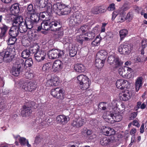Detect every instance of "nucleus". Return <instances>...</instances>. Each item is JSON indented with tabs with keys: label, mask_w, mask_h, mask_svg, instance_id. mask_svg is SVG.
I'll use <instances>...</instances> for the list:
<instances>
[{
	"label": "nucleus",
	"mask_w": 147,
	"mask_h": 147,
	"mask_svg": "<svg viewBox=\"0 0 147 147\" xmlns=\"http://www.w3.org/2000/svg\"><path fill=\"white\" fill-rule=\"evenodd\" d=\"M35 49L34 48L30 49V50L26 49L24 50L21 53V57L23 58L26 59L28 58L31 53V51L33 52L34 50H35Z\"/></svg>",
	"instance_id": "2f4dec72"
},
{
	"label": "nucleus",
	"mask_w": 147,
	"mask_h": 147,
	"mask_svg": "<svg viewBox=\"0 0 147 147\" xmlns=\"http://www.w3.org/2000/svg\"><path fill=\"white\" fill-rule=\"evenodd\" d=\"M133 125L136 126L137 127H139L140 126V124L138 121L136 119L134 120L133 122Z\"/></svg>",
	"instance_id": "69168bd1"
},
{
	"label": "nucleus",
	"mask_w": 147,
	"mask_h": 147,
	"mask_svg": "<svg viewBox=\"0 0 147 147\" xmlns=\"http://www.w3.org/2000/svg\"><path fill=\"white\" fill-rule=\"evenodd\" d=\"M5 58L6 57L4 55L3 51L1 52H0V63H1L3 61L5 62L9 63L7 59L6 60V59H5Z\"/></svg>",
	"instance_id": "49530a36"
},
{
	"label": "nucleus",
	"mask_w": 147,
	"mask_h": 147,
	"mask_svg": "<svg viewBox=\"0 0 147 147\" xmlns=\"http://www.w3.org/2000/svg\"><path fill=\"white\" fill-rule=\"evenodd\" d=\"M24 23H25V24L28 29H30L33 28L34 23L29 20L28 18H26L25 19Z\"/></svg>",
	"instance_id": "e433bc0d"
},
{
	"label": "nucleus",
	"mask_w": 147,
	"mask_h": 147,
	"mask_svg": "<svg viewBox=\"0 0 147 147\" xmlns=\"http://www.w3.org/2000/svg\"><path fill=\"white\" fill-rule=\"evenodd\" d=\"M28 38L31 40H35L36 36V34L35 33L32 32L31 30L29 31L28 32Z\"/></svg>",
	"instance_id": "79ce46f5"
},
{
	"label": "nucleus",
	"mask_w": 147,
	"mask_h": 147,
	"mask_svg": "<svg viewBox=\"0 0 147 147\" xmlns=\"http://www.w3.org/2000/svg\"><path fill=\"white\" fill-rule=\"evenodd\" d=\"M99 7H94L92 9V12L95 14H98Z\"/></svg>",
	"instance_id": "4d7b16f0"
},
{
	"label": "nucleus",
	"mask_w": 147,
	"mask_h": 147,
	"mask_svg": "<svg viewBox=\"0 0 147 147\" xmlns=\"http://www.w3.org/2000/svg\"><path fill=\"white\" fill-rule=\"evenodd\" d=\"M33 64V62L32 58H29L25 61V65L27 67H31Z\"/></svg>",
	"instance_id": "09e8293b"
},
{
	"label": "nucleus",
	"mask_w": 147,
	"mask_h": 147,
	"mask_svg": "<svg viewBox=\"0 0 147 147\" xmlns=\"http://www.w3.org/2000/svg\"><path fill=\"white\" fill-rule=\"evenodd\" d=\"M51 95L57 99H63L64 97V94L63 90L59 88L52 89L51 90Z\"/></svg>",
	"instance_id": "39448f33"
},
{
	"label": "nucleus",
	"mask_w": 147,
	"mask_h": 147,
	"mask_svg": "<svg viewBox=\"0 0 147 147\" xmlns=\"http://www.w3.org/2000/svg\"><path fill=\"white\" fill-rule=\"evenodd\" d=\"M100 39L98 36H97L96 38L92 42V45L93 46H95L98 45V44H99Z\"/></svg>",
	"instance_id": "8fccbe9b"
},
{
	"label": "nucleus",
	"mask_w": 147,
	"mask_h": 147,
	"mask_svg": "<svg viewBox=\"0 0 147 147\" xmlns=\"http://www.w3.org/2000/svg\"><path fill=\"white\" fill-rule=\"evenodd\" d=\"M30 92L35 90L37 87V84L35 82L30 81Z\"/></svg>",
	"instance_id": "c03bdc74"
},
{
	"label": "nucleus",
	"mask_w": 147,
	"mask_h": 147,
	"mask_svg": "<svg viewBox=\"0 0 147 147\" xmlns=\"http://www.w3.org/2000/svg\"><path fill=\"white\" fill-rule=\"evenodd\" d=\"M112 138H109L107 137H105L101 138L100 140V144L103 146H106L110 144L112 141Z\"/></svg>",
	"instance_id": "6ab92c4d"
},
{
	"label": "nucleus",
	"mask_w": 147,
	"mask_h": 147,
	"mask_svg": "<svg viewBox=\"0 0 147 147\" xmlns=\"http://www.w3.org/2000/svg\"><path fill=\"white\" fill-rule=\"evenodd\" d=\"M90 81L88 78L84 82H82L81 84H80V88L82 90H86L88 88L90 84Z\"/></svg>",
	"instance_id": "cd10ccee"
},
{
	"label": "nucleus",
	"mask_w": 147,
	"mask_h": 147,
	"mask_svg": "<svg viewBox=\"0 0 147 147\" xmlns=\"http://www.w3.org/2000/svg\"><path fill=\"white\" fill-rule=\"evenodd\" d=\"M114 114V119L115 121V122H119L121 120L122 117L119 112H118L117 113Z\"/></svg>",
	"instance_id": "4c0bfd02"
},
{
	"label": "nucleus",
	"mask_w": 147,
	"mask_h": 147,
	"mask_svg": "<svg viewBox=\"0 0 147 147\" xmlns=\"http://www.w3.org/2000/svg\"><path fill=\"white\" fill-rule=\"evenodd\" d=\"M41 138L39 136H36L35 138L34 143L36 144H39L41 142Z\"/></svg>",
	"instance_id": "052dcab7"
},
{
	"label": "nucleus",
	"mask_w": 147,
	"mask_h": 147,
	"mask_svg": "<svg viewBox=\"0 0 147 147\" xmlns=\"http://www.w3.org/2000/svg\"><path fill=\"white\" fill-rule=\"evenodd\" d=\"M85 35L88 37L90 40L93 39L95 36L94 32H88L86 33Z\"/></svg>",
	"instance_id": "603ef678"
},
{
	"label": "nucleus",
	"mask_w": 147,
	"mask_h": 147,
	"mask_svg": "<svg viewBox=\"0 0 147 147\" xmlns=\"http://www.w3.org/2000/svg\"><path fill=\"white\" fill-rule=\"evenodd\" d=\"M16 40L17 38L16 37H11L9 38L7 41L8 44L10 45H14Z\"/></svg>",
	"instance_id": "a18cd8bd"
},
{
	"label": "nucleus",
	"mask_w": 147,
	"mask_h": 147,
	"mask_svg": "<svg viewBox=\"0 0 147 147\" xmlns=\"http://www.w3.org/2000/svg\"><path fill=\"white\" fill-rule=\"evenodd\" d=\"M86 122V119L85 118H79L74 120L71 124L74 127H79L84 125Z\"/></svg>",
	"instance_id": "1a4fd4ad"
},
{
	"label": "nucleus",
	"mask_w": 147,
	"mask_h": 147,
	"mask_svg": "<svg viewBox=\"0 0 147 147\" xmlns=\"http://www.w3.org/2000/svg\"><path fill=\"white\" fill-rule=\"evenodd\" d=\"M115 9V4L114 3H112L109 5V6L107 8V9L109 11H113Z\"/></svg>",
	"instance_id": "680f3d73"
},
{
	"label": "nucleus",
	"mask_w": 147,
	"mask_h": 147,
	"mask_svg": "<svg viewBox=\"0 0 147 147\" xmlns=\"http://www.w3.org/2000/svg\"><path fill=\"white\" fill-rule=\"evenodd\" d=\"M35 105L34 102L30 101L24 105L22 111L23 116L28 117L30 116L32 112V109Z\"/></svg>",
	"instance_id": "7ed1b4c3"
},
{
	"label": "nucleus",
	"mask_w": 147,
	"mask_h": 147,
	"mask_svg": "<svg viewBox=\"0 0 147 147\" xmlns=\"http://www.w3.org/2000/svg\"><path fill=\"white\" fill-rule=\"evenodd\" d=\"M30 14H31L30 18H28L34 23H36L40 20V17H39L38 13H33Z\"/></svg>",
	"instance_id": "c85d7f7f"
},
{
	"label": "nucleus",
	"mask_w": 147,
	"mask_h": 147,
	"mask_svg": "<svg viewBox=\"0 0 147 147\" xmlns=\"http://www.w3.org/2000/svg\"><path fill=\"white\" fill-rule=\"evenodd\" d=\"M20 4L16 3L13 4L10 8V10L13 14H18L20 12Z\"/></svg>",
	"instance_id": "5701e85b"
},
{
	"label": "nucleus",
	"mask_w": 147,
	"mask_h": 147,
	"mask_svg": "<svg viewBox=\"0 0 147 147\" xmlns=\"http://www.w3.org/2000/svg\"><path fill=\"white\" fill-rule=\"evenodd\" d=\"M51 67V65L50 63H47L43 65L42 69L43 71H45V72H48L50 70Z\"/></svg>",
	"instance_id": "37998d69"
},
{
	"label": "nucleus",
	"mask_w": 147,
	"mask_h": 147,
	"mask_svg": "<svg viewBox=\"0 0 147 147\" xmlns=\"http://www.w3.org/2000/svg\"><path fill=\"white\" fill-rule=\"evenodd\" d=\"M27 9L30 14H32L34 13V10L33 9V5L32 4H30L28 5Z\"/></svg>",
	"instance_id": "6e6d98bb"
},
{
	"label": "nucleus",
	"mask_w": 147,
	"mask_h": 147,
	"mask_svg": "<svg viewBox=\"0 0 147 147\" xmlns=\"http://www.w3.org/2000/svg\"><path fill=\"white\" fill-rule=\"evenodd\" d=\"M115 59L113 64L115 65L116 67H118L123 64V62L121 61L118 57H115Z\"/></svg>",
	"instance_id": "a19ab883"
},
{
	"label": "nucleus",
	"mask_w": 147,
	"mask_h": 147,
	"mask_svg": "<svg viewBox=\"0 0 147 147\" xmlns=\"http://www.w3.org/2000/svg\"><path fill=\"white\" fill-rule=\"evenodd\" d=\"M128 83V82L126 80L122 79L116 81V85L118 88L123 90L127 88Z\"/></svg>",
	"instance_id": "f8f14e48"
},
{
	"label": "nucleus",
	"mask_w": 147,
	"mask_h": 147,
	"mask_svg": "<svg viewBox=\"0 0 147 147\" xmlns=\"http://www.w3.org/2000/svg\"><path fill=\"white\" fill-rule=\"evenodd\" d=\"M42 29L44 30H47L51 28V30H56L60 28V23L53 19L48 20H44L41 23Z\"/></svg>",
	"instance_id": "f257e3e1"
},
{
	"label": "nucleus",
	"mask_w": 147,
	"mask_h": 147,
	"mask_svg": "<svg viewBox=\"0 0 147 147\" xmlns=\"http://www.w3.org/2000/svg\"><path fill=\"white\" fill-rule=\"evenodd\" d=\"M127 68L124 67V68L122 67H121L119 69V73L120 76H121L123 77H125L127 75L126 72Z\"/></svg>",
	"instance_id": "c9c22d12"
},
{
	"label": "nucleus",
	"mask_w": 147,
	"mask_h": 147,
	"mask_svg": "<svg viewBox=\"0 0 147 147\" xmlns=\"http://www.w3.org/2000/svg\"><path fill=\"white\" fill-rule=\"evenodd\" d=\"M49 57L51 59L58 58L63 55L64 53L62 50L57 49H53L50 50L49 52Z\"/></svg>",
	"instance_id": "423d86ee"
},
{
	"label": "nucleus",
	"mask_w": 147,
	"mask_h": 147,
	"mask_svg": "<svg viewBox=\"0 0 147 147\" xmlns=\"http://www.w3.org/2000/svg\"><path fill=\"white\" fill-rule=\"evenodd\" d=\"M59 82L58 77H52L51 78L47 80L46 85L48 87L56 86L58 84Z\"/></svg>",
	"instance_id": "ddd939ff"
},
{
	"label": "nucleus",
	"mask_w": 147,
	"mask_h": 147,
	"mask_svg": "<svg viewBox=\"0 0 147 147\" xmlns=\"http://www.w3.org/2000/svg\"><path fill=\"white\" fill-rule=\"evenodd\" d=\"M132 94L131 92L128 90L120 94V99L124 101H127L130 98Z\"/></svg>",
	"instance_id": "f3484780"
},
{
	"label": "nucleus",
	"mask_w": 147,
	"mask_h": 147,
	"mask_svg": "<svg viewBox=\"0 0 147 147\" xmlns=\"http://www.w3.org/2000/svg\"><path fill=\"white\" fill-rule=\"evenodd\" d=\"M82 15L79 12H76L71 15L69 18V25L71 26L75 25V24H80L82 21Z\"/></svg>",
	"instance_id": "f03ea898"
},
{
	"label": "nucleus",
	"mask_w": 147,
	"mask_h": 147,
	"mask_svg": "<svg viewBox=\"0 0 147 147\" xmlns=\"http://www.w3.org/2000/svg\"><path fill=\"white\" fill-rule=\"evenodd\" d=\"M80 37H82V36L80 35L77 37V39L78 42L80 43L82 45L83 44V40L82 39H80Z\"/></svg>",
	"instance_id": "0e129e2a"
},
{
	"label": "nucleus",
	"mask_w": 147,
	"mask_h": 147,
	"mask_svg": "<svg viewBox=\"0 0 147 147\" xmlns=\"http://www.w3.org/2000/svg\"><path fill=\"white\" fill-rule=\"evenodd\" d=\"M21 65L20 64H15L12 67L11 71V73L15 76H18L20 73Z\"/></svg>",
	"instance_id": "9b49d317"
},
{
	"label": "nucleus",
	"mask_w": 147,
	"mask_h": 147,
	"mask_svg": "<svg viewBox=\"0 0 147 147\" xmlns=\"http://www.w3.org/2000/svg\"><path fill=\"white\" fill-rule=\"evenodd\" d=\"M119 33L121 39L122 40L125 38L127 34L128 31L126 29H122L119 31Z\"/></svg>",
	"instance_id": "ea45409f"
},
{
	"label": "nucleus",
	"mask_w": 147,
	"mask_h": 147,
	"mask_svg": "<svg viewBox=\"0 0 147 147\" xmlns=\"http://www.w3.org/2000/svg\"><path fill=\"white\" fill-rule=\"evenodd\" d=\"M143 78L142 77L138 78L136 80L135 83V88L137 91H138L139 89L142 87L143 84L142 80Z\"/></svg>",
	"instance_id": "c756f323"
},
{
	"label": "nucleus",
	"mask_w": 147,
	"mask_h": 147,
	"mask_svg": "<svg viewBox=\"0 0 147 147\" xmlns=\"http://www.w3.org/2000/svg\"><path fill=\"white\" fill-rule=\"evenodd\" d=\"M115 57L114 56H110L108 57L107 60L108 62L111 65L113 64Z\"/></svg>",
	"instance_id": "5fc2aeb1"
},
{
	"label": "nucleus",
	"mask_w": 147,
	"mask_h": 147,
	"mask_svg": "<svg viewBox=\"0 0 147 147\" xmlns=\"http://www.w3.org/2000/svg\"><path fill=\"white\" fill-rule=\"evenodd\" d=\"M1 31L6 34L7 32L8 29V27L4 24H2V26L0 27Z\"/></svg>",
	"instance_id": "3c124183"
},
{
	"label": "nucleus",
	"mask_w": 147,
	"mask_h": 147,
	"mask_svg": "<svg viewBox=\"0 0 147 147\" xmlns=\"http://www.w3.org/2000/svg\"><path fill=\"white\" fill-rule=\"evenodd\" d=\"M26 77L28 79H31L34 77V75L33 73L31 72H28L26 73Z\"/></svg>",
	"instance_id": "bf43d9fd"
},
{
	"label": "nucleus",
	"mask_w": 147,
	"mask_h": 147,
	"mask_svg": "<svg viewBox=\"0 0 147 147\" xmlns=\"http://www.w3.org/2000/svg\"><path fill=\"white\" fill-rule=\"evenodd\" d=\"M69 120V117L64 115H59L57 117L56 119L57 123L62 125L66 124Z\"/></svg>",
	"instance_id": "9d476101"
},
{
	"label": "nucleus",
	"mask_w": 147,
	"mask_h": 147,
	"mask_svg": "<svg viewBox=\"0 0 147 147\" xmlns=\"http://www.w3.org/2000/svg\"><path fill=\"white\" fill-rule=\"evenodd\" d=\"M64 5L63 3H57L53 5V9L54 11H57L60 13Z\"/></svg>",
	"instance_id": "7c9ffc66"
},
{
	"label": "nucleus",
	"mask_w": 147,
	"mask_h": 147,
	"mask_svg": "<svg viewBox=\"0 0 147 147\" xmlns=\"http://www.w3.org/2000/svg\"><path fill=\"white\" fill-rule=\"evenodd\" d=\"M63 63L60 60H57L54 62L53 68L55 71L60 70L63 68Z\"/></svg>",
	"instance_id": "dca6fc26"
},
{
	"label": "nucleus",
	"mask_w": 147,
	"mask_h": 147,
	"mask_svg": "<svg viewBox=\"0 0 147 147\" xmlns=\"http://www.w3.org/2000/svg\"><path fill=\"white\" fill-rule=\"evenodd\" d=\"M18 30L21 33H23L26 32L28 29L27 27L25 24L24 22H22L18 27Z\"/></svg>",
	"instance_id": "72a5a7b5"
},
{
	"label": "nucleus",
	"mask_w": 147,
	"mask_h": 147,
	"mask_svg": "<svg viewBox=\"0 0 147 147\" xmlns=\"http://www.w3.org/2000/svg\"><path fill=\"white\" fill-rule=\"evenodd\" d=\"M87 78L88 77L86 76L81 75L77 77V79L80 84H81L82 83L84 82L87 79Z\"/></svg>",
	"instance_id": "58836bf2"
},
{
	"label": "nucleus",
	"mask_w": 147,
	"mask_h": 147,
	"mask_svg": "<svg viewBox=\"0 0 147 147\" xmlns=\"http://www.w3.org/2000/svg\"><path fill=\"white\" fill-rule=\"evenodd\" d=\"M23 85L22 86V88L26 91L30 92V82L26 80L23 81Z\"/></svg>",
	"instance_id": "f704fd0d"
},
{
	"label": "nucleus",
	"mask_w": 147,
	"mask_h": 147,
	"mask_svg": "<svg viewBox=\"0 0 147 147\" xmlns=\"http://www.w3.org/2000/svg\"><path fill=\"white\" fill-rule=\"evenodd\" d=\"M35 59L38 62H41L45 59L47 60V54L46 52L41 51H37L34 54Z\"/></svg>",
	"instance_id": "6e6552de"
},
{
	"label": "nucleus",
	"mask_w": 147,
	"mask_h": 147,
	"mask_svg": "<svg viewBox=\"0 0 147 147\" xmlns=\"http://www.w3.org/2000/svg\"><path fill=\"white\" fill-rule=\"evenodd\" d=\"M53 6L51 4H48L47 6V10L46 12L51 15L52 12Z\"/></svg>",
	"instance_id": "864d4df0"
},
{
	"label": "nucleus",
	"mask_w": 147,
	"mask_h": 147,
	"mask_svg": "<svg viewBox=\"0 0 147 147\" xmlns=\"http://www.w3.org/2000/svg\"><path fill=\"white\" fill-rule=\"evenodd\" d=\"M102 133L106 136H111L115 134V131L114 130L108 127H103L102 129Z\"/></svg>",
	"instance_id": "2eb2a0df"
},
{
	"label": "nucleus",
	"mask_w": 147,
	"mask_h": 147,
	"mask_svg": "<svg viewBox=\"0 0 147 147\" xmlns=\"http://www.w3.org/2000/svg\"><path fill=\"white\" fill-rule=\"evenodd\" d=\"M8 33L10 36L16 37L19 34L18 28L17 27L12 26L9 31Z\"/></svg>",
	"instance_id": "a211bd4d"
},
{
	"label": "nucleus",
	"mask_w": 147,
	"mask_h": 147,
	"mask_svg": "<svg viewBox=\"0 0 147 147\" xmlns=\"http://www.w3.org/2000/svg\"><path fill=\"white\" fill-rule=\"evenodd\" d=\"M74 69L76 72L81 73L84 72L86 68L84 65L77 63L75 65Z\"/></svg>",
	"instance_id": "b1692460"
},
{
	"label": "nucleus",
	"mask_w": 147,
	"mask_h": 147,
	"mask_svg": "<svg viewBox=\"0 0 147 147\" xmlns=\"http://www.w3.org/2000/svg\"><path fill=\"white\" fill-rule=\"evenodd\" d=\"M114 113L110 112L109 113H107L106 115H103V117L105 121L111 124H113L115 123V121L114 119Z\"/></svg>",
	"instance_id": "4468645a"
},
{
	"label": "nucleus",
	"mask_w": 147,
	"mask_h": 147,
	"mask_svg": "<svg viewBox=\"0 0 147 147\" xmlns=\"http://www.w3.org/2000/svg\"><path fill=\"white\" fill-rule=\"evenodd\" d=\"M2 51L6 57L5 59H6L9 63L11 62L16 55L15 49L13 47L8 48Z\"/></svg>",
	"instance_id": "20e7f679"
},
{
	"label": "nucleus",
	"mask_w": 147,
	"mask_h": 147,
	"mask_svg": "<svg viewBox=\"0 0 147 147\" xmlns=\"http://www.w3.org/2000/svg\"><path fill=\"white\" fill-rule=\"evenodd\" d=\"M71 11V7L69 5L64 4L60 13L62 15H67L69 14Z\"/></svg>",
	"instance_id": "aec40b11"
},
{
	"label": "nucleus",
	"mask_w": 147,
	"mask_h": 147,
	"mask_svg": "<svg viewBox=\"0 0 147 147\" xmlns=\"http://www.w3.org/2000/svg\"><path fill=\"white\" fill-rule=\"evenodd\" d=\"M107 53L105 50H101L97 53L96 58L100 59L105 61L107 57Z\"/></svg>",
	"instance_id": "a878e982"
},
{
	"label": "nucleus",
	"mask_w": 147,
	"mask_h": 147,
	"mask_svg": "<svg viewBox=\"0 0 147 147\" xmlns=\"http://www.w3.org/2000/svg\"><path fill=\"white\" fill-rule=\"evenodd\" d=\"M82 133L84 135L92 140L94 137L92 136V132L91 130L88 129L86 128H84L82 131ZM94 138L95 137H94Z\"/></svg>",
	"instance_id": "393cba45"
},
{
	"label": "nucleus",
	"mask_w": 147,
	"mask_h": 147,
	"mask_svg": "<svg viewBox=\"0 0 147 147\" xmlns=\"http://www.w3.org/2000/svg\"><path fill=\"white\" fill-rule=\"evenodd\" d=\"M111 104L112 106L114 107V108H118V105H117V101L116 100H113Z\"/></svg>",
	"instance_id": "e2e57ef3"
},
{
	"label": "nucleus",
	"mask_w": 147,
	"mask_h": 147,
	"mask_svg": "<svg viewBox=\"0 0 147 147\" xmlns=\"http://www.w3.org/2000/svg\"><path fill=\"white\" fill-rule=\"evenodd\" d=\"M77 53V48L75 47H72L69 50V54L71 57H74Z\"/></svg>",
	"instance_id": "de8ad7c7"
},
{
	"label": "nucleus",
	"mask_w": 147,
	"mask_h": 147,
	"mask_svg": "<svg viewBox=\"0 0 147 147\" xmlns=\"http://www.w3.org/2000/svg\"><path fill=\"white\" fill-rule=\"evenodd\" d=\"M24 22L22 17L20 16H18L13 20L12 26L18 28Z\"/></svg>",
	"instance_id": "412c9836"
},
{
	"label": "nucleus",
	"mask_w": 147,
	"mask_h": 147,
	"mask_svg": "<svg viewBox=\"0 0 147 147\" xmlns=\"http://www.w3.org/2000/svg\"><path fill=\"white\" fill-rule=\"evenodd\" d=\"M93 32H94L95 34H97L99 32V28L97 26H96L93 28Z\"/></svg>",
	"instance_id": "774afa93"
},
{
	"label": "nucleus",
	"mask_w": 147,
	"mask_h": 147,
	"mask_svg": "<svg viewBox=\"0 0 147 147\" xmlns=\"http://www.w3.org/2000/svg\"><path fill=\"white\" fill-rule=\"evenodd\" d=\"M105 62V61L103 60L96 58L95 61V65L97 68H100L103 66Z\"/></svg>",
	"instance_id": "473e14b6"
},
{
	"label": "nucleus",
	"mask_w": 147,
	"mask_h": 147,
	"mask_svg": "<svg viewBox=\"0 0 147 147\" xmlns=\"http://www.w3.org/2000/svg\"><path fill=\"white\" fill-rule=\"evenodd\" d=\"M48 0H36L35 5L39 7V9L41 10L42 8L45 7L48 3Z\"/></svg>",
	"instance_id": "4be33fe9"
},
{
	"label": "nucleus",
	"mask_w": 147,
	"mask_h": 147,
	"mask_svg": "<svg viewBox=\"0 0 147 147\" xmlns=\"http://www.w3.org/2000/svg\"><path fill=\"white\" fill-rule=\"evenodd\" d=\"M27 140L25 138L21 137L20 138L19 141L21 145H24L26 143Z\"/></svg>",
	"instance_id": "13d9d810"
},
{
	"label": "nucleus",
	"mask_w": 147,
	"mask_h": 147,
	"mask_svg": "<svg viewBox=\"0 0 147 147\" xmlns=\"http://www.w3.org/2000/svg\"><path fill=\"white\" fill-rule=\"evenodd\" d=\"M119 51L121 54L128 55L131 52V47L127 44L121 45L118 48Z\"/></svg>",
	"instance_id": "0eeeda50"
},
{
	"label": "nucleus",
	"mask_w": 147,
	"mask_h": 147,
	"mask_svg": "<svg viewBox=\"0 0 147 147\" xmlns=\"http://www.w3.org/2000/svg\"><path fill=\"white\" fill-rule=\"evenodd\" d=\"M63 35V31H59L56 34V36L58 38H61Z\"/></svg>",
	"instance_id": "338daca9"
},
{
	"label": "nucleus",
	"mask_w": 147,
	"mask_h": 147,
	"mask_svg": "<svg viewBox=\"0 0 147 147\" xmlns=\"http://www.w3.org/2000/svg\"><path fill=\"white\" fill-rule=\"evenodd\" d=\"M39 17H40V19H41L45 18L46 20H52L51 18L52 16L46 11H43L40 12L38 13Z\"/></svg>",
	"instance_id": "bb28decb"
}]
</instances>
